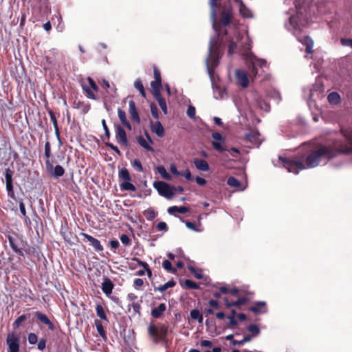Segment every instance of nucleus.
I'll return each mask as SVG.
<instances>
[{"mask_svg":"<svg viewBox=\"0 0 352 352\" xmlns=\"http://www.w3.org/2000/svg\"><path fill=\"white\" fill-rule=\"evenodd\" d=\"M344 135V144L336 141L333 143V148L320 147L307 157L305 165L297 160H283L281 157H279V160L283 161L285 167L289 172L296 174L298 173L300 170L316 167L319 164L322 157H325L331 159L338 153L348 154L352 153V131H345Z\"/></svg>","mask_w":352,"mask_h":352,"instance_id":"1","label":"nucleus"},{"mask_svg":"<svg viewBox=\"0 0 352 352\" xmlns=\"http://www.w3.org/2000/svg\"><path fill=\"white\" fill-rule=\"evenodd\" d=\"M307 23V21L303 14L298 12L296 16H292L290 17L287 28L298 38L302 45L306 46V52L309 54L313 52L314 41L307 36H301L300 35Z\"/></svg>","mask_w":352,"mask_h":352,"instance_id":"2","label":"nucleus"},{"mask_svg":"<svg viewBox=\"0 0 352 352\" xmlns=\"http://www.w3.org/2000/svg\"><path fill=\"white\" fill-rule=\"evenodd\" d=\"M246 59L252 65L250 74H248L247 72L243 69H237L235 71L236 84L243 88L248 87L250 82L253 81L254 78L258 73L256 67L258 66L260 67H263L267 64L265 60L258 59L252 54H247Z\"/></svg>","mask_w":352,"mask_h":352,"instance_id":"3","label":"nucleus"},{"mask_svg":"<svg viewBox=\"0 0 352 352\" xmlns=\"http://www.w3.org/2000/svg\"><path fill=\"white\" fill-rule=\"evenodd\" d=\"M219 0H210V6L211 8V19L212 21V26L216 32L219 34L223 31V29L230 23L232 16V10L229 8L224 10L221 15L219 23L216 21V11L215 8L217 6Z\"/></svg>","mask_w":352,"mask_h":352,"instance_id":"4","label":"nucleus"},{"mask_svg":"<svg viewBox=\"0 0 352 352\" xmlns=\"http://www.w3.org/2000/svg\"><path fill=\"white\" fill-rule=\"evenodd\" d=\"M167 327L164 324L155 325L151 324L148 327V333L153 342L164 340L167 334Z\"/></svg>","mask_w":352,"mask_h":352,"instance_id":"5","label":"nucleus"},{"mask_svg":"<svg viewBox=\"0 0 352 352\" xmlns=\"http://www.w3.org/2000/svg\"><path fill=\"white\" fill-rule=\"evenodd\" d=\"M121 190L135 191V186L131 182V177L126 168H122L118 173Z\"/></svg>","mask_w":352,"mask_h":352,"instance_id":"6","label":"nucleus"},{"mask_svg":"<svg viewBox=\"0 0 352 352\" xmlns=\"http://www.w3.org/2000/svg\"><path fill=\"white\" fill-rule=\"evenodd\" d=\"M217 47L216 43H213V41L211 40L209 45V55L208 59L206 60V65L209 74H210V70L217 65Z\"/></svg>","mask_w":352,"mask_h":352,"instance_id":"7","label":"nucleus"},{"mask_svg":"<svg viewBox=\"0 0 352 352\" xmlns=\"http://www.w3.org/2000/svg\"><path fill=\"white\" fill-rule=\"evenodd\" d=\"M153 187L161 196H163L166 199H170L174 195L173 188L164 182H155L153 183Z\"/></svg>","mask_w":352,"mask_h":352,"instance_id":"8","label":"nucleus"},{"mask_svg":"<svg viewBox=\"0 0 352 352\" xmlns=\"http://www.w3.org/2000/svg\"><path fill=\"white\" fill-rule=\"evenodd\" d=\"M82 86L87 98L96 100V92L98 91V87L92 78H87L86 81L83 82Z\"/></svg>","mask_w":352,"mask_h":352,"instance_id":"9","label":"nucleus"},{"mask_svg":"<svg viewBox=\"0 0 352 352\" xmlns=\"http://www.w3.org/2000/svg\"><path fill=\"white\" fill-rule=\"evenodd\" d=\"M235 6L239 9L240 15L243 18H252L253 14L252 11L248 8L241 0H234Z\"/></svg>","mask_w":352,"mask_h":352,"instance_id":"10","label":"nucleus"},{"mask_svg":"<svg viewBox=\"0 0 352 352\" xmlns=\"http://www.w3.org/2000/svg\"><path fill=\"white\" fill-rule=\"evenodd\" d=\"M46 168L47 171L55 177L63 176L65 173V170L61 166L57 165L54 167L48 161L46 162Z\"/></svg>","mask_w":352,"mask_h":352,"instance_id":"11","label":"nucleus"},{"mask_svg":"<svg viewBox=\"0 0 352 352\" xmlns=\"http://www.w3.org/2000/svg\"><path fill=\"white\" fill-rule=\"evenodd\" d=\"M7 344L9 352H19V339L14 334H9L7 337Z\"/></svg>","mask_w":352,"mask_h":352,"instance_id":"12","label":"nucleus"},{"mask_svg":"<svg viewBox=\"0 0 352 352\" xmlns=\"http://www.w3.org/2000/svg\"><path fill=\"white\" fill-rule=\"evenodd\" d=\"M137 141L138 144L146 151H153V148L151 146L153 142L148 133H146V138L142 136L138 137Z\"/></svg>","mask_w":352,"mask_h":352,"instance_id":"13","label":"nucleus"},{"mask_svg":"<svg viewBox=\"0 0 352 352\" xmlns=\"http://www.w3.org/2000/svg\"><path fill=\"white\" fill-rule=\"evenodd\" d=\"M116 138L120 144L124 145V146L128 145V140L126 138V132L121 126L116 127Z\"/></svg>","mask_w":352,"mask_h":352,"instance_id":"14","label":"nucleus"},{"mask_svg":"<svg viewBox=\"0 0 352 352\" xmlns=\"http://www.w3.org/2000/svg\"><path fill=\"white\" fill-rule=\"evenodd\" d=\"M151 129L158 137L162 138L164 135V127L160 122L151 123Z\"/></svg>","mask_w":352,"mask_h":352,"instance_id":"15","label":"nucleus"},{"mask_svg":"<svg viewBox=\"0 0 352 352\" xmlns=\"http://www.w3.org/2000/svg\"><path fill=\"white\" fill-rule=\"evenodd\" d=\"M195 167L201 171H208L210 169L209 165L206 161L196 158L194 160Z\"/></svg>","mask_w":352,"mask_h":352,"instance_id":"16","label":"nucleus"},{"mask_svg":"<svg viewBox=\"0 0 352 352\" xmlns=\"http://www.w3.org/2000/svg\"><path fill=\"white\" fill-rule=\"evenodd\" d=\"M258 136L259 133L257 131H252L246 134L245 138L254 145H258L261 143Z\"/></svg>","mask_w":352,"mask_h":352,"instance_id":"17","label":"nucleus"},{"mask_svg":"<svg viewBox=\"0 0 352 352\" xmlns=\"http://www.w3.org/2000/svg\"><path fill=\"white\" fill-rule=\"evenodd\" d=\"M166 309V305L164 303H161L158 307L152 309L151 316L155 318H160L165 311Z\"/></svg>","mask_w":352,"mask_h":352,"instance_id":"18","label":"nucleus"},{"mask_svg":"<svg viewBox=\"0 0 352 352\" xmlns=\"http://www.w3.org/2000/svg\"><path fill=\"white\" fill-rule=\"evenodd\" d=\"M36 316L37 318L42 322L43 323L47 324L50 329L53 330L54 329V326L52 322L50 320L47 316L41 312H36Z\"/></svg>","mask_w":352,"mask_h":352,"instance_id":"19","label":"nucleus"},{"mask_svg":"<svg viewBox=\"0 0 352 352\" xmlns=\"http://www.w3.org/2000/svg\"><path fill=\"white\" fill-rule=\"evenodd\" d=\"M250 310L256 314L265 313L266 311L265 302H258L253 307H250Z\"/></svg>","mask_w":352,"mask_h":352,"instance_id":"20","label":"nucleus"},{"mask_svg":"<svg viewBox=\"0 0 352 352\" xmlns=\"http://www.w3.org/2000/svg\"><path fill=\"white\" fill-rule=\"evenodd\" d=\"M113 287V284L109 279H105L104 281L102 283V290L107 295L111 294Z\"/></svg>","mask_w":352,"mask_h":352,"instance_id":"21","label":"nucleus"},{"mask_svg":"<svg viewBox=\"0 0 352 352\" xmlns=\"http://www.w3.org/2000/svg\"><path fill=\"white\" fill-rule=\"evenodd\" d=\"M188 268L197 279H201L203 278L202 271L199 269L195 268L193 262H189L188 264Z\"/></svg>","mask_w":352,"mask_h":352,"instance_id":"22","label":"nucleus"},{"mask_svg":"<svg viewBox=\"0 0 352 352\" xmlns=\"http://www.w3.org/2000/svg\"><path fill=\"white\" fill-rule=\"evenodd\" d=\"M118 118H119L121 123L124 126H126L128 129L131 130V124H129V122L126 120V116L125 112L124 111H122V109H119L118 111Z\"/></svg>","mask_w":352,"mask_h":352,"instance_id":"23","label":"nucleus"},{"mask_svg":"<svg viewBox=\"0 0 352 352\" xmlns=\"http://www.w3.org/2000/svg\"><path fill=\"white\" fill-rule=\"evenodd\" d=\"M188 211H189V209L185 206H181V207L172 206V207L168 208V212L172 215L175 214V212H179L181 214H184Z\"/></svg>","mask_w":352,"mask_h":352,"instance_id":"24","label":"nucleus"},{"mask_svg":"<svg viewBox=\"0 0 352 352\" xmlns=\"http://www.w3.org/2000/svg\"><path fill=\"white\" fill-rule=\"evenodd\" d=\"M129 111L132 117V118L135 120H139V116L138 111L136 110L135 104L133 100H130L129 103Z\"/></svg>","mask_w":352,"mask_h":352,"instance_id":"25","label":"nucleus"},{"mask_svg":"<svg viewBox=\"0 0 352 352\" xmlns=\"http://www.w3.org/2000/svg\"><path fill=\"white\" fill-rule=\"evenodd\" d=\"M155 98L158 102V104L164 114L167 113V106L166 100L162 97L161 94L154 95Z\"/></svg>","mask_w":352,"mask_h":352,"instance_id":"26","label":"nucleus"},{"mask_svg":"<svg viewBox=\"0 0 352 352\" xmlns=\"http://www.w3.org/2000/svg\"><path fill=\"white\" fill-rule=\"evenodd\" d=\"M151 87L152 88V92L153 96L161 94L160 89L162 88V82L157 80H153L151 82Z\"/></svg>","mask_w":352,"mask_h":352,"instance_id":"27","label":"nucleus"},{"mask_svg":"<svg viewBox=\"0 0 352 352\" xmlns=\"http://www.w3.org/2000/svg\"><path fill=\"white\" fill-rule=\"evenodd\" d=\"M156 170L157 173L161 175L162 178L167 180H171L172 178L170 175L166 171V168L163 166H157Z\"/></svg>","mask_w":352,"mask_h":352,"instance_id":"28","label":"nucleus"},{"mask_svg":"<svg viewBox=\"0 0 352 352\" xmlns=\"http://www.w3.org/2000/svg\"><path fill=\"white\" fill-rule=\"evenodd\" d=\"M97 316L102 320L108 321L104 308L101 305H97L96 307Z\"/></svg>","mask_w":352,"mask_h":352,"instance_id":"29","label":"nucleus"},{"mask_svg":"<svg viewBox=\"0 0 352 352\" xmlns=\"http://www.w3.org/2000/svg\"><path fill=\"white\" fill-rule=\"evenodd\" d=\"M245 300L244 298H240L235 301H230L228 298H224V302L226 305L228 307H230L232 306H239L245 302Z\"/></svg>","mask_w":352,"mask_h":352,"instance_id":"30","label":"nucleus"},{"mask_svg":"<svg viewBox=\"0 0 352 352\" xmlns=\"http://www.w3.org/2000/svg\"><path fill=\"white\" fill-rule=\"evenodd\" d=\"M227 183L231 187L240 188L241 190L245 189V187L240 188L241 187L240 182L233 177H229Z\"/></svg>","mask_w":352,"mask_h":352,"instance_id":"31","label":"nucleus"},{"mask_svg":"<svg viewBox=\"0 0 352 352\" xmlns=\"http://www.w3.org/2000/svg\"><path fill=\"white\" fill-rule=\"evenodd\" d=\"M340 95L336 92H332L328 96V100L331 104H336L340 102Z\"/></svg>","mask_w":352,"mask_h":352,"instance_id":"32","label":"nucleus"},{"mask_svg":"<svg viewBox=\"0 0 352 352\" xmlns=\"http://www.w3.org/2000/svg\"><path fill=\"white\" fill-rule=\"evenodd\" d=\"M190 317L193 320H197L199 323H202L203 322V316L201 314L198 309H192L190 311Z\"/></svg>","mask_w":352,"mask_h":352,"instance_id":"33","label":"nucleus"},{"mask_svg":"<svg viewBox=\"0 0 352 352\" xmlns=\"http://www.w3.org/2000/svg\"><path fill=\"white\" fill-rule=\"evenodd\" d=\"M95 325H96L97 331L98 332L99 335L101 337L104 338L106 337L105 331L104 330V328H103V326H102L101 322L98 320H96Z\"/></svg>","mask_w":352,"mask_h":352,"instance_id":"34","label":"nucleus"},{"mask_svg":"<svg viewBox=\"0 0 352 352\" xmlns=\"http://www.w3.org/2000/svg\"><path fill=\"white\" fill-rule=\"evenodd\" d=\"M134 87L140 91L143 97L146 96L145 91L142 81L140 79H137L134 82Z\"/></svg>","mask_w":352,"mask_h":352,"instance_id":"35","label":"nucleus"},{"mask_svg":"<svg viewBox=\"0 0 352 352\" xmlns=\"http://www.w3.org/2000/svg\"><path fill=\"white\" fill-rule=\"evenodd\" d=\"M144 215L147 220H152L156 216V212L153 208H148L144 211Z\"/></svg>","mask_w":352,"mask_h":352,"instance_id":"36","label":"nucleus"},{"mask_svg":"<svg viewBox=\"0 0 352 352\" xmlns=\"http://www.w3.org/2000/svg\"><path fill=\"white\" fill-rule=\"evenodd\" d=\"M175 283L173 280L168 281L164 285L159 286L157 289L161 292L166 291L167 289L174 287Z\"/></svg>","mask_w":352,"mask_h":352,"instance_id":"37","label":"nucleus"},{"mask_svg":"<svg viewBox=\"0 0 352 352\" xmlns=\"http://www.w3.org/2000/svg\"><path fill=\"white\" fill-rule=\"evenodd\" d=\"M186 227L192 230H194L195 232H201L203 229L201 228V224L199 223L198 226H195L193 223L186 221Z\"/></svg>","mask_w":352,"mask_h":352,"instance_id":"38","label":"nucleus"},{"mask_svg":"<svg viewBox=\"0 0 352 352\" xmlns=\"http://www.w3.org/2000/svg\"><path fill=\"white\" fill-rule=\"evenodd\" d=\"M219 289L223 294H231L232 295H236L238 293V290L235 288L229 289L227 287H221Z\"/></svg>","mask_w":352,"mask_h":352,"instance_id":"39","label":"nucleus"},{"mask_svg":"<svg viewBox=\"0 0 352 352\" xmlns=\"http://www.w3.org/2000/svg\"><path fill=\"white\" fill-rule=\"evenodd\" d=\"M8 240H9L10 245L11 248L13 250V251H14L16 253L23 255L22 251L19 248H18L16 245L14 243V239L11 236H10L8 238Z\"/></svg>","mask_w":352,"mask_h":352,"instance_id":"40","label":"nucleus"},{"mask_svg":"<svg viewBox=\"0 0 352 352\" xmlns=\"http://www.w3.org/2000/svg\"><path fill=\"white\" fill-rule=\"evenodd\" d=\"M163 267L168 272L175 273V270L172 267V265L168 260H164L162 263Z\"/></svg>","mask_w":352,"mask_h":352,"instance_id":"41","label":"nucleus"},{"mask_svg":"<svg viewBox=\"0 0 352 352\" xmlns=\"http://www.w3.org/2000/svg\"><path fill=\"white\" fill-rule=\"evenodd\" d=\"M249 332L252 333V336H256L259 334V329L257 325L252 324L250 325L248 328Z\"/></svg>","mask_w":352,"mask_h":352,"instance_id":"42","label":"nucleus"},{"mask_svg":"<svg viewBox=\"0 0 352 352\" xmlns=\"http://www.w3.org/2000/svg\"><path fill=\"white\" fill-rule=\"evenodd\" d=\"M184 285L186 288L188 289H197L199 287L197 283L190 280H186L184 283Z\"/></svg>","mask_w":352,"mask_h":352,"instance_id":"43","label":"nucleus"},{"mask_svg":"<svg viewBox=\"0 0 352 352\" xmlns=\"http://www.w3.org/2000/svg\"><path fill=\"white\" fill-rule=\"evenodd\" d=\"M6 188H7L8 191H9V192L12 191V183L11 175H10L9 174H6Z\"/></svg>","mask_w":352,"mask_h":352,"instance_id":"44","label":"nucleus"},{"mask_svg":"<svg viewBox=\"0 0 352 352\" xmlns=\"http://www.w3.org/2000/svg\"><path fill=\"white\" fill-rule=\"evenodd\" d=\"M91 245L93 246V248L96 250V251H102L103 250L102 248V246L100 244V242L95 239L91 243Z\"/></svg>","mask_w":352,"mask_h":352,"instance_id":"45","label":"nucleus"},{"mask_svg":"<svg viewBox=\"0 0 352 352\" xmlns=\"http://www.w3.org/2000/svg\"><path fill=\"white\" fill-rule=\"evenodd\" d=\"M137 261L138 262V264L140 266L143 267L144 269L145 270V271L147 272V274H148V277H151V275H152V273H151V271L150 270V269L148 268V264L146 263H145V262L139 261L138 259H137Z\"/></svg>","mask_w":352,"mask_h":352,"instance_id":"46","label":"nucleus"},{"mask_svg":"<svg viewBox=\"0 0 352 352\" xmlns=\"http://www.w3.org/2000/svg\"><path fill=\"white\" fill-rule=\"evenodd\" d=\"M150 108L152 116L156 119L159 118V113L156 105L151 104Z\"/></svg>","mask_w":352,"mask_h":352,"instance_id":"47","label":"nucleus"},{"mask_svg":"<svg viewBox=\"0 0 352 352\" xmlns=\"http://www.w3.org/2000/svg\"><path fill=\"white\" fill-rule=\"evenodd\" d=\"M132 166L134 168L140 172L143 170L142 164L139 160H135L132 163Z\"/></svg>","mask_w":352,"mask_h":352,"instance_id":"48","label":"nucleus"},{"mask_svg":"<svg viewBox=\"0 0 352 352\" xmlns=\"http://www.w3.org/2000/svg\"><path fill=\"white\" fill-rule=\"evenodd\" d=\"M186 113L190 118H195V108L191 105L188 106Z\"/></svg>","mask_w":352,"mask_h":352,"instance_id":"49","label":"nucleus"},{"mask_svg":"<svg viewBox=\"0 0 352 352\" xmlns=\"http://www.w3.org/2000/svg\"><path fill=\"white\" fill-rule=\"evenodd\" d=\"M37 340H38L37 336L35 333H30L28 335V342L30 344H34L37 342Z\"/></svg>","mask_w":352,"mask_h":352,"instance_id":"50","label":"nucleus"},{"mask_svg":"<svg viewBox=\"0 0 352 352\" xmlns=\"http://www.w3.org/2000/svg\"><path fill=\"white\" fill-rule=\"evenodd\" d=\"M212 137L215 140L214 142H219V141H222V142H224V139H223L222 135L218 132L213 133L212 134Z\"/></svg>","mask_w":352,"mask_h":352,"instance_id":"51","label":"nucleus"},{"mask_svg":"<svg viewBox=\"0 0 352 352\" xmlns=\"http://www.w3.org/2000/svg\"><path fill=\"white\" fill-rule=\"evenodd\" d=\"M25 319L26 316L25 315L19 316L14 322V327H18Z\"/></svg>","mask_w":352,"mask_h":352,"instance_id":"52","label":"nucleus"},{"mask_svg":"<svg viewBox=\"0 0 352 352\" xmlns=\"http://www.w3.org/2000/svg\"><path fill=\"white\" fill-rule=\"evenodd\" d=\"M341 43L344 46H348L352 48V39L351 38H342Z\"/></svg>","mask_w":352,"mask_h":352,"instance_id":"53","label":"nucleus"},{"mask_svg":"<svg viewBox=\"0 0 352 352\" xmlns=\"http://www.w3.org/2000/svg\"><path fill=\"white\" fill-rule=\"evenodd\" d=\"M120 241L125 245H128L130 243V239H129V236L126 234L121 235Z\"/></svg>","mask_w":352,"mask_h":352,"instance_id":"54","label":"nucleus"},{"mask_svg":"<svg viewBox=\"0 0 352 352\" xmlns=\"http://www.w3.org/2000/svg\"><path fill=\"white\" fill-rule=\"evenodd\" d=\"M221 141H219V142H212V146H214V148L217 150V151H222L224 150L221 143Z\"/></svg>","mask_w":352,"mask_h":352,"instance_id":"55","label":"nucleus"},{"mask_svg":"<svg viewBox=\"0 0 352 352\" xmlns=\"http://www.w3.org/2000/svg\"><path fill=\"white\" fill-rule=\"evenodd\" d=\"M170 170L175 175L178 176V175H182V173H180L179 171L177 170V169L176 168V166L175 164H171L170 165Z\"/></svg>","mask_w":352,"mask_h":352,"instance_id":"56","label":"nucleus"},{"mask_svg":"<svg viewBox=\"0 0 352 352\" xmlns=\"http://www.w3.org/2000/svg\"><path fill=\"white\" fill-rule=\"evenodd\" d=\"M157 228L160 231H166L167 230V225L165 222H160L157 224Z\"/></svg>","mask_w":352,"mask_h":352,"instance_id":"57","label":"nucleus"},{"mask_svg":"<svg viewBox=\"0 0 352 352\" xmlns=\"http://www.w3.org/2000/svg\"><path fill=\"white\" fill-rule=\"evenodd\" d=\"M46 346V340L45 339H41L39 340L38 343V349L39 350H43Z\"/></svg>","mask_w":352,"mask_h":352,"instance_id":"58","label":"nucleus"},{"mask_svg":"<svg viewBox=\"0 0 352 352\" xmlns=\"http://www.w3.org/2000/svg\"><path fill=\"white\" fill-rule=\"evenodd\" d=\"M195 181L197 184L200 186H204L206 184V180L204 178L197 177Z\"/></svg>","mask_w":352,"mask_h":352,"instance_id":"59","label":"nucleus"},{"mask_svg":"<svg viewBox=\"0 0 352 352\" xmlns=\"http://www.w3.org/2000/svg\"><path fill=\"white\" fill-rule=\"evenodd\" d=\"M181 175H183L188 180H191L192 178L191 173L188 169H186L183 173H182Z\"/></svg>","mask_w":352,"mask_h":352,"instance_id":"60","label":"nucleus"},{"mask_svg":"<svg viewBox=\"0 0 352 352\" xmlns=\"http://www.w3.org/2000/svg\"><path fill=\"white\" fill-rule=\"evenodd\" d=\"M144 281L142 278H136L134 280V285L136 287H140L143 285Z\"/></svg>","mask_w":352,"mask_h":352,"instance_id":"61","label":"nucleus"},{"mask_svg":"<svg viewBox=\"0 0 352 352\" xmlns=\"http://www.w3.org/2000/svg\"><path fill=\"white\" fill-rule=\"evenodd\" d=\"M236 47V45L234 43L233 41H230V44L228 47V52L230 54H232L234 52V50Z\"/></svg>","mask_w":352,"mask_h":352,"instance_id":"62","label":"nucleus"},{"mask_svg":"<svg viewBox=\"0 0 352 352\" xmlns=\"http://www.w3.org/2000/svg\"><path fill=\"white\" fill-rule=\"evenodd\" d=\"M154 80L161 81V76L160 72L157 69H154Z\"/></svg>","mask_w":352,"mask_h":352,"instance_id":"63","label":"nucleus"},{"mask_svg":"<svg viewBox=\"0 0 352 352\" xmlns=\"http://www.w3.org/2000/svg\"><path fill=\"white\" fill-rule=\"evenodd\" d=\"M110 245L113 249H117L119 246V242L117 240H112L110 241Z\"/></svg>","mask_w":352,"mask_h":352,"instance_id":"64","label":"nucleus"}]
</instances>
